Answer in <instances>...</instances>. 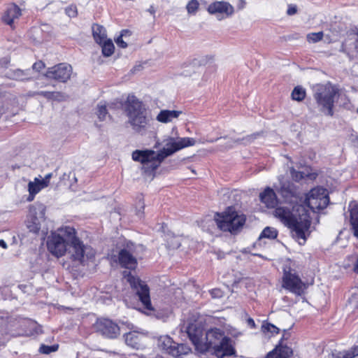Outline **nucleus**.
<instances>
[{"label":"nucleus","instance_id":"obj_28","mask_svg":"<svg viewBox=\"0 0 358 358\" xmlns=\"http://www.w3.org/2000/svg\"><path fill=\"white\" fill-rule=\"evenodd\" d=\"M102 53L105 57L111 56L115 50L114 45L110 39L102 42Z\"/></svg>","mask_w":358,"mask_h":358},{"label":"nucleus","instance_id":"obj_8","mask_svg":"<svg viewBox=\"0 0 358 358\" xmlns=\"http://www.w3.org/2000/svg\"><path fill=\"white\" fill-rule=\"evenodd\" d=\"M282 286L285 289L297 296L302 295L306 288L305 283L290 267L283 268Z\"/></svg>","mask_w":358,"mask_h":358},{"label":"nucleus","instance_id":"obj_6","mask_svg":"<svg viewBox=\"0 0 358 358\" xmlns=\"http://www.w3.org/2000/svg\"><path fill=\"white\" fill-rule=\"evenodd\" d=\"M338 94L339 89L329 83L320 85L314 92L313 97L320 107V110L325 115L332 117L334 115L335 97Z\"/></svg>","mask_w":358,"mask_h":358},{"label":"nucleus","instance_id":"obj_43","mask_svg":"<svg viewBox=\"0 0 358 358\" xmlns=\"http://www.w3.org/2000/svg\"><path fill=\"white\" fill-rule=\"evenodd\" d=\"M27 227L30 231L35 234L38 233L41 229L39 224L36 222H33L31 224H28Z\"/></svg>","mask_w":358,"mask_h":358},{"label":"nucleus","instance_id":"obj_57","mask_svg":"<svg viewBox=\"0 0 358 358\" xmlns=\"http://www.w3.org/2000/svg\"><path fill=\"white\" fill-rule=\"evenodd\" d=\"M129 32H124V36H125V34H129Z\"/></svg>","mask_w":358,"mask_h":358},{"label":"nucleus","instance_id":"obj_41","mask_svg":"<svg viewBox=\"0 0 358 358\" xmlns=\"http://www.w3.org/2000/svg\"><path fill=\"white\" fill-rule=\"evenodd\" d=\"M65 13L70 17H74L77 15V8L75 6H70L65 9Z\"/></svg>","mask_w":358,"mask_h":358},{"label":"nucleus","instance_id":"obj_5","mask_svg":"<svg viewBox=\"0 0 358 358\" xmlns=\"http://www.w3.org/2000/svg\"><path fill=\"white\" fill-rule=\"evenodd\" d=\"M214 220L221 231L236 234L242 229L246 218L244 215H238L232 207H228L224 212L217 213Z\"/></svg>","mask_w":358,"mask_h":358},{"label":"nucleus","instance_id":"obj_46","mask_svg":"<svg viewBox=\"0 0 358 358\" xmlns=\"http://www.w3.org/2000/svg\"><path fill=\"white\" fill-rule=\"evenodd\" d=\"M297 13V7L296 5L289 4L287 10V14L288 15H293Z\"/></svg>","mask_w":358,"mask_h":358},{"label":"nucleus","instance_id":"obj_23","mask_svg":"<svg viewBox=\"0 0 358 358\" xmlns=\"http://www.w3.org/2000/svg\"><path fill=\"white\" fill-rule=\"evenodd\" d=\"M10 322H4L0 329V345H4L15 334L12 332L10 327Z\"/></svg>","mask_w":358,"mask_h":358},{"label":"nucleus","instance_id":"obj_27","mask_svg":"<svg viewBox=\"0 0 358 358\" xmlns=\"http://www.w3.org/2000/svg\"><path fill=\"white\" fill-rule=\"evenodd\" d=\"M306 96V90L301 86H296L291 94L292 99L296 101H302Z\"/></svg>","mask_w":358,"mask_h":358},{"label":"nucleus","instance_id":"obj_40","mask_svg":"<svg viewBox=\"0 0 358 358\" xmlns=\"http://www.w3.org/2000/svg\"><path fill=\"white\" fill-rule=\"evenodd\" d=\"M124 32H129V30L124 29L121 31V34L115 39V42L120 48H125L127 47V43L124 42L122 39L124 36Z\"/></svg>","mask_w":358,"mask_h":358},{"label":"nucleus","instance_id":"obj_35","mask_svg":"<svg viewBox=\"0 0 358 358\" xmlns=\"http://www.w3.org/2000/svg\"><path fill=\"white\" fill-rule=\"evenodd\" d=\"M60 180L62 181H64V183L65 185H69L70 186L72 185L71 180H73L74 182H77V178L76 177L75 173L71 171H70L68 174L64 173L63 176L61 177Z\"/></svg>","mask_w":358,"mask_h":358},{"label":"nucleus","instance_id":"obj_3","mask_svg":"<svg viewBox=\"0 0 358 358\" xmlns=\"http://www.w3.org/2000/svg\"><path fill=\"white\" fill-rule=\"evenodd\" d=\"M293 210L299 214L294 215L287 207L278 206L275 208L273 214L285 226L295 233L296 238L306 241L310 234L308 232L311 225L310 215L303 205L294 206Z\"/></svg>","mask_w":358,"mask_h":358},{"label":"nucleus","instance_id":"obj_48","mask_svg":"<svg viewBox=\"0 0 358 358\" xmlns=\"http://www.w3.org/2000/svg\"><path fill=\"white\" fill-rule=\"evenodd\" d=\"M36 181H38V183H39V185H41V187H42V189L48 186L49 185V182L47 180H45L44 178H43L42 180H39L38 178H36Z\"/></svg>","mask_w":358,"mask_h":358},{"label":"nucleus","instance_id":"obj_19","mask_svg":"<svg viewBox=\"0 0 358 358\" xmlns=\"http://www.w3.org/2000/svg\"><path fill=\"white\" fill-rule=\"evenodd\" d=\"M129 118V123L136 131L141 133L146 130L149 119L146 117L145 113L136 115Z\"/></svg>","mask_w":358,"mask_h":358},{"label":"nucleus","instance_id":"obj_13","mask_svg":"<svg viewBox=\"0 0 358 358\" xmlns=\"http://www.w3.org/2000/svg\"><path fill=\"white\" fill-rule=\"evenodd\" d=\"M159 347L166 351L169 354L173 357H178L182 354H185L186 350H189L183 344H176L172 338L168 336H161L159 340Z\"/></svg>","mask_w":358,"mask_h":358},{"label":"nucleus","instance_id":"obj_44","mask_svg":"<svg viewBox=\"0 0 358 358\" xmlns=\"http://www.w3.org/2000/svg\"><path fill=\"white\" fill-rule=\"evenodd\" d=\"M34 95H39L42 96L44 98L47 99L48 100H51V98L52 96V92H48V91H39L36 92L34 93Z\"/></svg>","mask_w":358,"mask_h":358},{"label":"nucleus","instance_id":"obj_12","mask_svg":"<svg viewBox=\"0 0 358 358\" xmlns=\"http://www.w3.org/2000/svg\"><path fill=\"white\" fill-rule=\"evenodd\" d=\"M187 334L195 349L201 352H206V347L203 345V330L196 324L191 323L187 327Z\"/></svg>","mask_w":358,"mask_h":358},{"label":"nucleus","instance_id":"obj_14","mask_svg":"<svg viewBox=\"0 0 358 358\" xmlns=\"http://www.w3.org/2000/svg\"><path fill=\"white\" fill-rule=\"evenodd\" d=\"M208 12L212 15H217L218 20L229 17L234 13V7L227 1H215L208 7Z\"/></svg>","mask_w":358,"mask_h":358},{"label":"nucleus","instance_id":"obj_7","mask_svg":"<svg viewBox=\"0 0 358 358\" xmlns=\"http://www.w3.org/2000/svg\"><path fill=\"white\" fill-rule=\"evenodd\" d=\"M329 197L327 189L316 187L310 190L306 194L304 203L313 212L323 210L328 206Z\"/></svg>","mask_w":358,"mask_h":358},{"label":"nucleus","instance_id":"obj_20","mask_svg":"<svg viewBox=\"0 0 358 358\" xmlns=\"http://www.w3.org/2000/svg\"><path fill=\"white\" fill-rule=\"evenodd\" d=\"M22 15L20 8L15 4L8 7L2 16V20L6 24L12 26L14 20Z\"/></svg>","mask_w":358,"mask_h":358},{"label":"nucleus","instance_id":"obj_26","mask_svg":"<svg viewBox=\"0 0 358 358\" xmlns=\"http://www.w3.org/2000/svg\"><path fill=\"white\" fill-rule=\"evenodd\" d=\"M350 215L354 236L358 238V206L352 208Z\"/></svg>","mask_w":358,"mask_h":358},{"label":"nucleus","instance_id":"obj_50","mask_svg":"<svg viewBox=\"0 0 358 358\" xmlns=\"http://www.w3.org/2000/svg\"><path fill=\"white\" fill-rule=\"evenodd\" d=\"M144 204L142 203L140 206V209L137 211L136 214L138 217H141L143 214Z\"/></svg>","mask_w":358,"mask_h":358},{"label":"nucleus","instance_id":"obj_39","mask_svg":"<svg viewBox=\"0 0 358 358\" xmlns=\"http://www.w3.org/2000/svg\"><path fill=\"white\" fill-rule=\"evenodd\" d=\"M52 96L51 100L57 101H64L67 99V95L61 92H52Z\"/></svg>","mask_w":358,"mask_h":358},{"label":"nucleus","instance_id":"obj_53","mask_svg":"<svg viewBox=\"0 0 358 358\" xmlns=\"http://www.w3.org/2000/svg\"><path fill=\"white\" fill-rule=\"evenodd\" d=\"M0 247L5 248V249L7 248L6 243L2 239L0 240Z\"/></svg>","mask_w":358,"mask_h":358},{"label":"nucleus","instance_id":"obj_30","mask_svg":"<svg viewBox=\"0 0 358 358\" xmlns=\"http://www.w3.org/2000/svg\"><path fill=\"white\" fill-rule=\"evenodd\" d=\"M13 78L18 80H25L29 79V70L16 69L13 73Z\"/></svg>","mask_w":358,"mask_h":358},{"label":"nucleus","instance_id":"obj_24","mask_svg":"<svg viewBox=\"0 0 358 358\" xmlns=\"http://www.w3.org/2000/svg\"><path fill=\"white\" fill-rule=\"evenodd\" d=\"M92 34L96 43L101 44L106 38V29L99 24H94L92 26Z\"/></svg>","mask_w":358,"mask_h":358},{"label":"nucleus","instance_id":"obj_55","mask_svg":"<svg viewBox=\"0 0 358 358\" xmlns=\"http://www.w3.org/2000/svg\"><path fill=\"white\" fill-rule=\"evenodd\" d=\"M220 138H215V139H211L210 141H208L210 143H214L215 141H217Z\"/></svg>","mask_w":358,"mask_h":358},{"label":"nucleus","instance_id":"obj_37","mask_svg":"<svg viewBox=\"0 0 358 358\" xmlns=\"http://www.w3.org/2000/svg\"><path fill=\"white\" fill-rule=\"evenodd\" d=\"M108 114V110L106 109V106L104 104H99L97 106V116L101 121H103L106 119V115Z\"/></svg>","mask_w":358,"mask_h":358},{"label":"nucleus","instance_id":"obj_32","mask_svg":"<svg viewBox=\"0 0 358 358\" xmlns=\"http://www.w3.org/2000/svg\"><path fill=\"white\" fill-rule=\"evenodd\" d=\"M58 349H59L58 344H55L52 345H46L42 344L40 346L38 351L41 354L49 355L51 352L57 351Z\"/></svg>","mask_w":358,"mask_h":358},{"label":"nucleus","instance_id":"obj_2","mask_svg":"<svg viewBox=\"0 0 358 358\" xmlns=\"http://www.w3.org/2000/svg\"><path fill=\"white\" fill-rule=\"evenodd\" d=\"M60 234H52L48 237L47 247L49 252L59 257L63 256L67 245L72 248V257L74 260L83 262L85 259H92L94 257V249L83 243L76 236L74 228L66 226L59 230Z\"/></svg>","mask_w":358,"mask_h":358},{"label":"nucleus","instance_id":"obj_15","mask_svg":"<svg viewBox=\"0 0 358 358\" xmlns=\"http://www.w3.org/2000/svg\"><path fill=\"white\" fill-rule=\"evenodd\" d=\"M278 193L287 203H292L300 198L299 187L292 182L282 183L278 189Z\"/></svg>","mask_w":358,"mask_h":358},{"label":"nucleus","instance_id":"obj_47","mask_svg":"<svg viewBox=\"0 0 358 358\" xmlns=\"http://www.w3.org/2000/svg\"><path fill=\"white\" fill-rule=\"evenodd\" d=\"M210 295L213 298H220L222 296V292L220 289H213L210 292Z\"/></svg>","mask_w":358,"mask_h":358},{"label":"nucleus","instance_id":"obj_29","mask_svg":"<svg viewBox=\"0 0 358 358\" xmlns=\"http://www.w3.org/2000/svg\"><path fill=\"white\" fill-rule=\"evenodd\" d=\"M262 331L263 333H271L272 336L279 334L280 329L273 324L266 322L262 325Z\"/></svg>","mask_w":358,"mask_h":358},{"label":"nucleus","instance_id":"obj_33","mask_svg":"<svg viewBox=\"0 0 358 358\" xmlns=\"http://www.w3.org/2000/svg\"><path fill=\"white\" fill-rule=\"evenodd\" d=\"M323 31L312 32L307 35V41L309 43H317L323 39Z\"/></svg>","mask_w":358,"mask_h":358},{"label":"nucleus","instance_id":"obj_56","mask_svg":"<svg viewBox=\"0 0 358 358\" xmlns=\"http://www.w3.org/2000/svg\"><path fill=\"white\" fill-rule=\"evenodd\" d=\"M159 145V143H157L155 146H154V148H157Z\"/></svg>","mask_w":358,"mask_h":358},{"label":"nucleus","instance_id":"obj_52","mask_svg":"<svg viewBox=\"0 0 358 358\" xmlns=\"http://www.w3.org/2000/svg\"><path fill=\"white\" fill-rule=\"evenodd\" d=\"M52 173H48V174H47V175H45V176L44 177V179H45V180L48 181V182L50 183V178H52Z\"/></svg>","mask_w":358,"mask_h":358},{"label":"nucleus","instance_id":"obj_51","mask_svg":"<svg viewBox=\"0 0 358 358\" xmlns=\"http://www.w3.org/2000/svg\"><path fill=\"white\" fill-rule=\"evenodd\" d=\"M148 12H149L151 15H152L154 17H155V9L154 8L153 6H151L148 10H147Z\"/></svg>","mask_w":358,"mask_h":358},{"label":"nucleus","instance_id":"obj_16","mask_svg":"<svg viewBox=\"0 0 358 358\" xmlns=\"http://www.w3.org/2000/svg\"><path fill=\"white\" fill-rule=\"evenodd\" d=\"M128 117L145 113V108L142 103L134 95H129L126 101Z\"/></svg>","mask_w":358,"mask_h":358},{"label":"nucleus","instance_id":"obj_1","mask_svg":"<svg viewBox=\"0 0 358 358\" xmlns=\"http://www.w3.org/2000/svg\"><path fill=\"white\" fill-rule=\"evenodd\" d=\"M163 143L164 147L157 152L149 149L136 150L132 152V159L142 164V170L145 173L154 175L166 157L185 148L194 145L196 141L189 137H168L164 140Z\"/></svg>","mask_w":358,"mask_h":358},{"label":"nucleus","instance_id":"obj_10","mask_svg":"<svg viewBox=\"0 0 358 358\" xmlns=\"http://www.w3.org/2000/svg\"><path fill=\"white\" fill-rule=\"evenodd\" d=\"M72 66L66 63H60L48 69L45 76L48 79L55 80L60 83L67 82L72 73Z\"/></svg>","mask_w":358,"mask_h":358},{"label":"nucleus","instance_id":"obj_58","mask_svg":"<svg viewBox=\"0 0 358 358\" xmlns=\"http://www.w3.org/2000/svg\"><path fill=\"white\" fill-rule=\"evenodd\" d=\"M357 113H358V108H357Z\"/></svg>","mask_w":358,"mask_h":358},{"label":"nucleus","instance_id":"obj_9","mask_svg":"<svg viewBox=\"0 0 358 358\" xmlns=\"http://www.w3.org/2000/svg\"><path fill=\"white\" fill-rule=\"evenodd\" d=\"M127 281L130 285L136 290V294L138 296L139 301L141 302L144 309L148 311H152L154 310L150 296V289L148 285L131 275H129Z\"/></svg>","mask_w":358,"mask_h":358},{"label":"nucleus","instance_id":"obj_4","mask_svg":"<svg viewBox=\"0 0 358 358\" xmlns=\"http://www.w3.org/2000/svg\"><path fill=\"white\" fill-rule=\"evenodd\" d=\"M205 342L203 345L206 347V352L211 351L217 358L232 356L235 349L231 344V339L224 336V331L215 328L206 333Z\"/></svg>","mask_w":358,"mask_h":358},{"label":"nucleus","instance_id":"obj_38","mask_svg":"<svg viewBox=\"0 0 358 358\" xmlns=\"http://www.w3.org/2000/svg\"><path fill=\"white\" fill-rule=\"evenodd\" d=\"M329 358H349L347 350L343 352L334 350L329 355Z\"/></svg>","mask_w":358,"mask_h":358},{"label":"nucleus","instance_id":"obj_11","mask_svg":"<svg viewBox=\"0 0 358 358\" xmlns=\"http://www.w3.org/2000/svg\"><path fill=\"white\" fill-rule=\"evenodd\" d=\"M94 328L96 332L108 338H115L120 335V327L110 319H98L94 324Z\"/></svg>","mask_w":358,"mask_h":358},{"label":"nucleus","instance_id":"obj_17","mask_svg":"<svg viewBox=\"0 0 358 358\" xmlns=\"http://www.w3.org/2000/svg\"><path fill=\"white\" fill-rule=\"evenodd\" d=\"M118 262L122 267L128 269H135L137 260L130 250L127 248L120 250L118 254Z\"/></svg>","mask_w":358,"mask_h":358},{"label":"nucleus","instance_id":"obj_45","mask_svg":"<svg viewBox=\"0 0 358 358\" xmlns=\"http://www.w3.org/2000/svg\"><path fill=\"white\" fill-rule=\"evenodd\" d=\"M45 68V64L42 61H38L35 62L33 66L32 69L33 70H35L36 71H41L43 69Z\"/></svg>","mask_w":358,"mask_h":358},{"label":"nucleus","instance_id":"obj_42","mask_svg":"<svg viewBox=\"0 0 358 358\" xmlns=\"http://www.w3.org/2000/svg\"><path fill=\"white\" fill-rule=\"evenodd\" d=\"M349 358H355L358 356V345H353L350 349L347 350Z\"/></svg>","mask_w":358,"mask_h":358},{"label":"nucleus","instance_id":"obj_31","mask_svg":"<svg viewBox=\"0 0 358 358\" xmlns=\"http://www.w3.org/2000/svg\"><path fill=\"white\" fill-rule=\"evenodd\" d=\"M277 236H278V231L275 229H273L272 227H266V228L264 229V230L261 233L260 238L263 237V238L274 239L277 237Z\"/></svg>","mask_w":358,"mask_h":358},{"label":"nucleus","instance_id":"obj_22","mask_svg":"<svg viewBox=\"0 0 358 358\" xmlns=\"http://www.w3.org/2000/svg\"><path fill=\"white\" fill-rule=\"evenodd\" d=\"M182 113L180 110H162L157 116V120L162 123H168L176 119Z\"/></svg>","mask_w":358,"mask_h":358},{"label":"nucleus","instance_id":"obj_25","mask_svg":"<svg viewBox=\"0 0 358 358\" xmlns=\"http://www.w3.org/2000/svg\"><path fill=\"white\" fill-rule=\"evenodd\" d=\"M307 172L305 171H294L292 173V177L296 181H300L303 179L315 180L317 177V173L315 172L311 173L309 171H312L310 166H307Z\"/></svg>","mask_w":358,"mask_h":358},{"label":"nucleus","instance_id":"obj_21","mask_svg":"<svg viewBox=\"0 0 358 358\" xmlns=\"http://www.w3.org/2000/svg\"><path fill=\"white\" fill-rule=\"evenodd\" d=\"M124 338L126 344L133 348L139 349L143 346L141 342L143 336L137 332L133 331L125 334Z\"/></svg>","mask_w":358,"mask_h":358},{"label":"nucleus","instance_id":"obj_18","mask_svg":"<svg viewBox=\"0 0 358 358\" xmlns=\"http://www.w3.org/2000/svg\"><path fill=\"white\" fill-rule=\"evenodd\" d=\"M261 201L268 208H274L278 203L277 195L274 190L268 187L259 195Z\"/></svg>","mask_w":358,"mask_h":358},{"label":"nucleus","instance_id":"obj_36","mask_svg":"<svg viewBox=\"0 0 358 358\" xmlns=\"http://www.w3.org/2000/svg\"><path fill=\"white\" fill-rule=\"evenodd\" d=\"M42 189V187L39 185L38 181H36V179L34 182H29L28 184V191L29 194L32 195H36Z\"/></svg>","mask_w":358,"mask_h":358},{"label":"nucleus","instance_id":"obj_49","mask_svg":"<svg viewBox=\"0 0 358 358\" xmlns=\"http://www.w3.org/2000/svg\"><path fill=\"white\" fill-rule=\"evenodd\" d=\"M248 326L252 329H255L256 327L255 322L253 319L250 317L248 318Z\"/></svg>","mask_w":358,"mask_h":358},{"label":"nucleus","instance_id":"obj_54","mask_svg":"<svg viewBox=\"0 0 358 358\" xmlns=\"http://www.w3.org/2000/svg\"><path fill=\"white\" fill-rule=\"evenodd\" d=\"M34 196H35V195H32L31 194H29L27 200L29 201H31L34 200Z\"/></svg>","mask_w":358,"mask_h":358},{"label":"nucleus","instance_id":"obj_34","mask_svg":"<svg viewBox=\"0 0 358 358\" xmlns=\"http://www.w3.org/2000/svg\"><path fill=\"white\" fill-rule=\"evenodd\" d=\"M199 3L197 0H191L186 6L187 13L191 15H194L199 10Z\"/></svg>","mask_w":358,"mask_h":358}]
</instances>
